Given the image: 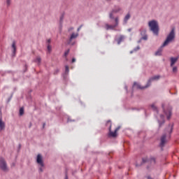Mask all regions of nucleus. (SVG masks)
Instances as JSON below:
<instances>
[{
  "label": "nucleus",
  "instance_id": "nucleus-37",
  "mask_svg": "<svg viewBox=\"0 0 179 179\" xmlns=\"http://www.w3.org/2000/svg\"><path fill=\"white\" fill-rule=\"evenodd\" d=\"M134 52H135V51L134 50L130 51V54H134Z\"/></svg>",
  "mask_w": 179,
  "mask_h": 179
},
{
  "label": "nucleus",
  "instance_id": "nucleus-32",
  "mask_svg": "<svg viewBox=\"0 0 179 179\" xmlns=\"http://www.w3.org/2000/svg\"><path fill=\"white\" fill-rule=\"evenodd\" d=\"M121 128V127H117L115 129V132L117 133V132H118V130L120 129Z\"/></svg>",
  "mask_w": 179,
  "mask_h": 179
},
{
  "label": "nucleus",
  "instance_id": "nucleus-44",
  "mask_svg": "<svg viewBox=\"0 0 179 179\" xmlns=\"http://www.w3.org/2000/svg\"><path fill=\"white\" fill-rule=\"evenodd\" d=\"M80 27V29H82V25Z\"/></svg>",
  "mask_w": 179,
  "mask_h": 179
},
{
  "label": "nucleus",
  "instance_id": "nucleus-18",
  "mask_svg": "<svg viewBox=\"0 0 179 179\" xmlns=\"http://www.w3.org/2000/svg\"><path fill=\"white\" fill-rule=\"evenodd\" d=\"M106 30H113L114 29H115V27H117L115 24L114 25H110L108 24H107L106 25Z\"/></svg>",
  "mask_w": 179,
  "mask_h": 179
},
{
  "label": "nucleus",
  "instance_id": "nucleus-20",
  "mask_svg": "<svg viewBox=\"0 0 179 179\" xmlns=\"http://www.w3.org/2000/svg\"><path fill=\"white\" fill-rule=\"evenodd\" d=\"M34 62H36V64H41V57H40L39 56H38L34 60Z\"/></svg>",
  "mask_w": 179,
  "mask_h": 179
},
{
  "label": "nucleus",
  "instance_id": "nucleus-26",
  "mask_svg": "<svg viewBox=\"0 0 179 179\" xmlns=\"http://www.w3.org/2000/svg\"><path fill=\"white\" fill-rule=\"evenodd\" d=\"M139 50H141V47L139 45H138L136 48H135L133 51H134V52H136V51H139Z\"/></svg>",
  "mask_w": 179,
  "mask_h": 179
},
{
  "label": "nucleus",
  "instance_id": "nucleus-14",
  "mask_svg": "<svg viewBox=\"0 0 179 179\" xmlns=\"http://www.w3.org/2000/svg\"><path fill=\"white\" fill-rule=\"evenodd\" d=\"M171 66H174L176 62L178 61V57H171Z\"/></svg>",
  "mask_w": 179,
  "mask_h": 179
},
{
  "label": "nucleus",
  "instance_id": "nucleus-7",
  "mask_svg": "<svg viewBox=\"0 0 179 179\" xmlns=\"http://www.w3.org/2000/svg\"><path fill=\"white\" fill-rule=\"evenodd\" d=\"M111 120H108L106 122V127H109V133H108V136L109 138H116L117 136V133L115 131H111Z\"/></svg>",
  "mask_w": 179,
  "mask_h": 179
},
{
  "label": "nucleus",
  "instance_id": "nucleus-46",
  "mask_svg": "<svg viewBox=\"0 0 179 179\" xmlns=\"http://www.w3.org/2000/svg\"><path fill=\"white\" fill-rule=\"evenodd\" d=\"M157 118V115H156Z\"/></svg>",
  "mask_w": 179,
  "mask_h": 179
},
{
  "label": "nucleus",
  "instance_id": "nucleus-21",
  "mask_svg": "<svg viewBox=\"0 0 179 179\" xmlns=\"http://www.w3.org/2000/svg\"><path fill=\"white\" fill-rule=\"evenodd\" d=\"M151 108H152L153 111H155L157 114H159V109H157V107H156L155 104L151 105Z\"/></svg>",
  "mask_w": 179,
  "mask_h": 179
},
{
  "label": "nucleus",
  "instance_id": "nucleus-36",
  "mask_svg": "<svg viewBox=\"0 0 179 179\" xmlns=\"http://www.w3.org/2000/svg\"><path fill=\"white\" fill-rule=\"evenodd\" d=\"M71 30H73V27H71L69 29V31H71Z\"/></svg>",
  "mask_w": 179,
  "mask_h": 179
},
{
  "label": "nucleus",
  "instance_id": "nucleus-24",
  "mask_svg": "<svg viewBox=\"0 0 179 179\" xmlns=\"http://www.w3.org/2000/svg\"><path fill=\"white\" fill-rule=\"evenodd\" d=\"M115 19V26H116V27L118 26V22H119V20H118V17H116L115 18H113Z\"/></svg>",
  "mask_w": 179,
  "mask_h": 179
},
{
  "label": "nucleus",
  "instance_id": "nucleus-28",
  "mask_svg": "<svg viewBox=\"0 0 179 179\" xmlns=\"http://www.w3.org/2000/svg\"><path fill=\"white\" fill-rule=\"evenodd\" d=\"M67 122H75V120H72L69 117H68Z\"/></svg>",
  "mask_w": 179,
  "mask_h": 179
},
{
  "label": "nucleus",
  "instance_id": "nucleus-30",
  "mask_svg": "<svg viewBox=\"0 0 179 179\" xmlns=\"http://www.w3.org/2000/svg\"><path fill=\"white\" fill-rule=\"evenodd\" d=\"M7 6H10V0H6Z\"/></svg>",
  "mask_w": 179,
  "mask_h": 179
},
{
  "label": "nucleus",
  "instance_id": "nucleus-13",
  "mask_svg": "<svg viewBox=\"0 0 179 179\" xmlns=\"http://www.w3.org/2000/svg\"><path fill=\"white\" fill-rule=\"evenodd\" d=\"M131 19V13H128L125 17H124L123 20V24H127V23H128V20H129Z\"/></svg>",
  "mask_w": 179,
  "mask_h": 179
},
{
  "label": "nucleus",
  "instance_id": "nucleus-6",
  "mask_svg": "<svg viewBox=\"0 0 179 179\" xmlns=\"http://www.w3.org/2000/svg\"><path fill=\"white\" fill-rule=\"evenodd\" d=\"M0 169L4 172L9 171L8 164L3 157H0Z\"/></svg>",
  "mask_w": 179,
  "mask_h": 179
},
{
  "label": "nucleus",
  "instance_id": "nucleus-23",
  "mask_svg": "<svg viewBox=\"0 0 179 179\" xmlns=\"http://www.w3.org/2000/svg\"><path fill=\"white\" fill-rule=\"evenodd\" d=\"M24 114V108H20V115H23Z\"/></svg>",
  "mask_w": 179,
  "mask_h": 179
},
{
  "label": "nucleus",
  "instance_id": "nucleus-42",
  "mask_svg": "<svg viewBox=\"0 0 179 179\" xmlns=\"http://www.w3.org/2000/svg\"><path fill=\"white\" fill-rule=\"evenodd\" d=\"M25 68H26V69H27V64H25Z\"/></svg>",
  "mask_w": 179,
  "mask_h": 179
},
{
  "label": "nucleus",
  "instance_id": "nucleus-1",
  "mask_svg": "<svg viewBox=\"0 0 179 179\" xmlns=\"http://www.w3.org/2000/svg\"><path fill=\"white\" fill-rule=\"evenodd\" d=\"M176 38V31L174 29H172L170 33L166 36V38L162 45L158 49V50L155 52V55H162V51H163V47H166V45H169L170 43H173Z\"/></svg>",
  "mask_w": 179,
  "mask_h": 179
},
{
  "label": "nucleus",
  "instance_id": "nucleus-25",
  "mask_svg": "<svg viewBox=\"0 0 179 179\" xmlns=\"http://www.w3.org/2000/svg\"><path fill=\"white\" fill-rule=\"evenodd\" d=\"M65 73H69V66H65Z\"/></svg>",
  "mask_w": 179,
  "mask_h": 179
},
{
  "label": "nucleus",
  "instance_id": "nucleus-43",
  "mask_svg": "<svg viewBox=\"0 0 179 179\" xmlns=\"http://www.w3.org/2000/svg\"><path fill=\"white\" fill-rule=\"evenodd\" d=\"M136 167L139 166V165H138V164H136Z\"/></svg>",
  "mask_w": 179,
  "mask_h": 179
},
{
  "label": "nucleus",
  "instance_id": "nucleus-45",
  "mask_svg": "<svg viewBox=\"0 0 179 179\" xmlns=\"http://www.w3.org/2000/svg\"><path fill=\"white\" fill-rule=\"evenodd\" d=\"M129 31H131V29H129Z\"/></svg>",
  "mask_w": 179,
  "mask_h": 179
},
{
  "label": "nucleus",
  "instance_id": "nucleus-35",
  "mask_svg": "<svg viewBox=\"0 0 179 179\" xmlns=\"http://www.w3.org/2000/svg\"><path fill=\"white\" fill-rule=\"evenodd\" d=\"M146 178L147 179H153V178H152V177H150V176H147Z\"/></svg>",
  "mask_w": 179,
  "mask_h": 179
},
{
  "label": "nucleus",
  "instance_id": "nucleus-29",
  "mask_svg": "<svg viewBox=\"0 0 179 179\" xmlns=\"http://www.w3.org/2000/svg\"><path fill=\"white\" fill-rule=\"evenodd\" d=\"M141 40H148V35H145L141 38Z\"/></svg>",
  "mask_w": 179,
  "mask_h": 179
},
{
  "label": "nucleus",
  "instance_id": "nucleus-22",
  "mask_svg": "<svg viewBox=\"0 0 179 179\" xmlns=\"http://www.w3.org/2000/svg\"><path fill=\"white\" fill-rule=\"evenodd\" d=\"M47 48L49 54L51 53V51H52V48L51 47V45L48 44Z\"/></svg>",
  "mask_w": 179,
  "mask_h": 179
},
{
  "label": "nucleus",
  "instance_id": "nucleus-39",
  "mask_svg": "<svg viewBox=\"0 0 179 179\" xmlns=\"http://www.w3.org/2000/svg\"><path fill=\"white\" fill-rule=\"evenodd\" d=\"M65 179H68V174H66V173L65 175Z\"/></svg>",
  "mask_w": 179,
  "mask_h": 179
},
{
  "label": "nucleus",
  "instance_id": "nucleus-10",
  "mask_svg": "<svg viewBox=\"0 0 179 179\" xmlns=\"http://www.w3.org/2000/svg\"><path fill=\"white\" fill-rule=\"evenodd\" d=\"M121 10V8L118 6H115V8L112 10V11L109 14V17L111 20H114V13H118Z\"/></svg>",
  "mask_w": 179,
  "mask_h": 179
},
{
  "label": "nucleus",
  "instance_id": "nucleus-11",
  "mask_svg": "<svg viewBox=\"0 0 179 179\" xmlns=\"http://www.w3.org/2000/svg\"><path fill=\"white\" fill-rule=\"evenodd\" d=\"M78 36H79V34H78V33L71 34L70 38L69 40L68 44H69L70 45H73V44H75V43H72V40H75V38H78Z\"/></svg>",
  "mask_w": 179,
  "mask_h": 179
},
{
  "label": "nucleus",
  "instance_id": "nucleus-41",
  "mask_svg": "<svg viewBox=\"0 0 179 179\" xmlns=\"http://www.w3.org/2000/svg\"><path fill=\"white\" fill-rule=\"evenodd\" d=\"M78 31H79V30H80V27L78 28Z\"/></svg>",
  "mask_w": 179,
  "mask_h": 179
},
{
  "label": "nucleus",
  "instance_id": "nucleus-3",
  "mask_svg": "<svg viewBox=\"0 0 179 179\" xmlns=\"http://www.w3.org/2000/svg\"><path fill=\"white\" fill-rule=\"evenodd\" d=\"M159 79H160V76H153L148 80L146 85L144 87L141 86V84H138V83L135 82L134 83L133 87H135V86H136L137 87V89L143 90V89H148V87H149V86H150V85H151L152 82H153V80H159Z\"/></svg>",
  "mask_w": 179,
  "mask_h": 179
},
{
  "label": "nucleus",
  "instance_id": "nucleus-16",
  "mask_svg": "<svg viewBox=\"0 0 179 179\" xmlns=\"http://www.w3.org/2000/svg\"><path fill=\"white\" fill-rule=\"evenodd\" d=\"M124 40H125V36H124L123 35L120 36L117 40V44L120 45V44H121V43H122Z\"/></svg>",
  "mask_w": 179,
  "mask_h": 179
},
{
  "label": "nucleus",
  "instance_id": "nucleus-8",
  "mask_svg": "<svg viewBox=\"0 0 179 179\" xmlns=\"http://www.w3.org/2000/svg\"><path fill=\"white\" fill-rule=\"evenodd\" d=\"M36 163L40 165L39 173H43V167L44 166V162L43 161V157L41 155L38 154L36 157Z\"/></svg>",
  "mask_w": 179,
  "mask_h": 179
},
{
  "label": "nucleus",
  "instance_id": "nucleus-27",
  "mask_svg": "<svg viewBox=\"0 0 179 179\" xmlns=\"http://www.w3.org/2000/svg\"><path fill=\"white\" fill-rule=\"evenodd\" d=\"M70 50H67L64 52V57H68L69 54Z\"/></svg>",
  "mask_w": 179,
  "mask_h": 179
},
{
  "label": "nucleus",
  "instance_id": "nucleus-31",
  "mask_svg": "<svg viewBox=\"0 0 179 179\" xmlns=\"http://www.w3.org/2000/svg\"><path fill=\"white\" fill-rule=\"evenodd\" d=\"M177 71H178V69H177L176 66L173 68V72L176 73V72H177Z\"/></svg>",
  "mask_w": 179,
  "mask_h": 179
},
{
  "label": "nucleus",
  "instance_id": "nucleus-4",
  "mask_svg": "<svg viewBox=\"0 0 179 179\" xmlns=\"http://www.w3.org/2000/svg\"><path fill=\"white\" fill-rule=\"evenodd\" d=\"M148 26L150 27V31H152L153 34L155 36H159V22L157 21L152 20L148 22Z\"/></svg>",
  "mask_w": 179,
  "mask_h": 179
},
{
  "label": "nucleus",
  "instance_id": "nucleus-40",
  "mask_svg": "<svg viewBox=\"0 0 179 179\" xmlns=\"http://www.w3.org/2000/svg\"><path fill=\"white\" fill-rule=\"evenodd\" d=\"M43 128H45V123L43 124Z\"/></svg>",
  "mask_w": 179,
  "mask_h": 179
},
{
  "label": "nucleus",
  "instance_id": "nucleus-12",
  "mask_svg": "<svg viewBox=\"0 0 179 179\" xmlns=\"http://www.w3.org/2000/svg\"><path fill=\"white\" fill-rule=\"evenodd\" d=\"M159 118H160L161 120L158 119V123H159V127H160L163 125V124H164V122H166V121L164 120V115H160Z\"/></svg>",
  "mask_w": 179,
  "mask_h": 179
},
{
  "label": "nucleus",
  "instance_id": "nucleus-15",
  "mask_svg": "<svg viewBox=\"0 0 179 179\" xmlns=\"http://www.w3.org/2000/svg\"><path fill=\"white\" fill-rule=\"evenodd\" d=\"M12 48L13 50V57H15L16 55V42L13 41L12 43Z\"/></svg>",
  "mask_w": 179,
  "mask_h": 179
},
{
  "label": "nucleus",
  "instance_id": "nucleus-33",
  "mask_svg": "<svg viewBox=\"0 0 179 179\" xmlns=\"http://www.w3.org/2000/svg\"><path fill=\"white\" fill-rule=\"evenodd\" d=\"M47 43L48 44H51V39H48L47 40Z\"/></svg>",
  "mask_w": 179,
  "mask_h": 179
},
{
  "label": "nucleus",
  "instance_id": "nucleus-5",
  "mask_svg": "<svg viewBox=\"0 0 179 179\" xmlns=\"http://www.w3.org/2000/svg\"><path fill=\"white\" fill-rule=\"evenodd\" d=\"M162 107L165 115H166L167 120H170L172 115L173 108L171 106H168L166 108H165L164 103H162Z\"/></svg>",
  "mask_w": 179,
  "mask_h": 179
},
{
  "label": "nucleus",
  "instance_id": "nucleus-38",
  "mask_svg": "<svg viewBox=\"0 0 179 179\" xmlns=\"http://www.w3.org/2000/svg\"><path fill=\"white\" fill-rule=\"evenodd\" d=\"M142 31H143V29H140L141 34H142Z\"/></svg>",
  "mask_w": 179,
  "mask_h": 179
},
{
  "label": "nucleus",
  "instance_id": "nucleus-9",
  "mask_svg": "<svg viewBox=\"0 0 179 179\" xmlns=\"http://www.w3.org/2000/svg\"><path fill=\"white\" fill-rule=\"evenodd\" d=\"M145 163H150V164H156V159L153 157L148 159V157H144L142 159V164H145Z\"/></svg>",
  "mask_w": 179,
  "mask_h": 179
},
{
  "label": "nucleus",
  "instance_id": "nucleus-2",
  "mask_svg": "<svg viewBox=\"0 0 179 179\" xmlns=\"http://www.w3.org/2000/svg\"><path fill=\"white\" fill-rule=\"evenodd\" d=\"M173 127H174L173 124H169V131L161 136L159 146L162 148V149H163L164 145L167 143V141H170L171 134L173 133Z\"/></svg>",
  "mask_w": 179,
  "mask_h": 179
},
{
  "label": "nucleus",
  "instance_id": "nucleus-19",
  "mask_svg": "<svg viewBox=\"0 0 179 179\" xmlns=\"http://www.w3.org/2000/svg\"><path fill=\"white\" fill-rule=\"evenodd\" d=\"M64 16H65V14L62 13V15L60 16V18H59V23H60L61 27H62V23H64Z\"/></svg>",
  "mask_w": 179,
  "mask_h": 179
},
{
  "label": "nucleus",
  "instance_id": "nucleus-17",
  "mask_svg": "<svg viewBox=\"0 0 179 179\" xmlns=\"http://www.w3.org/2000/svg\"><path fill=\"white\" fill-rule=\"evenodd\" d=\"M5 129V122L0 119V131H3Z\"/></svg>",
  "mask_w": 179,
  "mask_h": 179
},
{
  "label": "nucleus",
  "instance_id": "nucleus-34",
  "mask_svg": "<svg viewBox=\"0 0 179 179\" xmlns=\"http://www.w3.org/2000/svg\"><path fill=\"white\" fill-rule=\"evenodd\" d=\"M76 62V59L75 58H73L72 60H71V62Z\"/></svg>",
  "mask_w": 179,
  "mask_h": 179
}]
</instances>
